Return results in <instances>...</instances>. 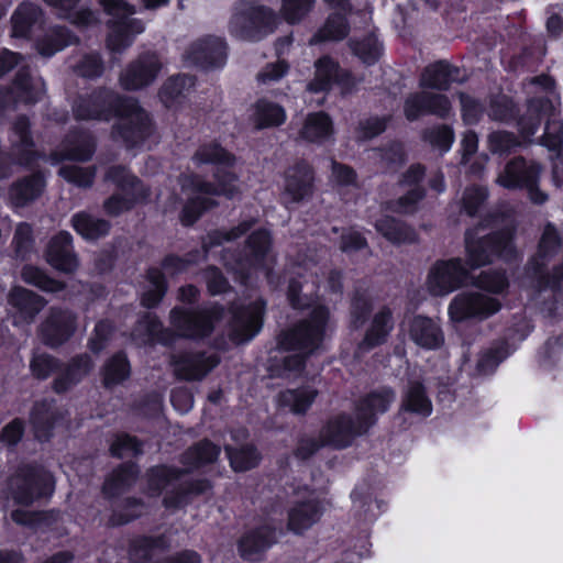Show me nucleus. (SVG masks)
<instances>
[{
	"label": "nucleus",
	"mask_w": 563,
	"mask_h": 563,
	"mask_svg": "<svg viewBox=\"0 0 563 563\" xmlns=\"http://www.w3.org/2000/svg\"><path fill=\"white\" fill-rule=\"evenodd\" d=\"M92 367L88 355L75 357L66 372L54 382V389L57 393L66 391L71 385L78 383Z\"/></svg>",
	"instance_id": "nucleus-42"
},
{
	"label": "nucleus",
	"mask_w": 563,
	"mask_h": 563,
	"mask_svg": "<svg viewBox=\"0 0 563 563\" xmlns=\"http://www.w3.org/2000/svg\"><path fill=\"white\" fill-rule=\"evenodd\" d=\"M317 391L311 387L288 389L280 393L278 401L282 406L288 407L294 413H303L314 401Z\"/></svg>",
	"instance_id": "nucleus-44"
},
{
	"label": "nucleus",
	"mask_w": 563,
	"mask_h": 563,
	"mask_svg": "<svg viewBox=\"0 0 563 563\" xmlns=\"http://www.w3.org/2000/svg\"><path fill=\"white\" fill-rule=\"evenodd\" d=\"M352 500L355 511L363 521H373L377 517L375 509H379V504L374 500L372 495L361 487H356L352 492Z\"/></svg>",
	"instance_id": "nucleus-51"
},
{
	"label": "nucleus",
	"mask_w": 563,
	"mask_h": 563,
	"mask_svg": "<svg viewBox=\"0 0 563 563\" xmlns=\"http://www.w3.org/2000/svg\"><path fill=\"white\" fill-rule=\"evenodd\" d=\"M46 260L60 272L71 273L77 268L78 262L71 252V235L68 232H60L51 240Z\"/></svg>",
	"instance_id": "nucleus-29"
},
{
	"label": "nucleus",
	"mask_w": 563,
	"mask_h": 563,
	"mask_svg": "<svg viewBox=\"0 0 563 563\" xmlns=\"http://www.w3.org/2000/svg\"><path fill=\"white\" fill-rule=\"evenodd\" d=\"M539 174V165L528 164L522 158H516L506 165L505 170L498 176L497 183L508 189L525 187L533 202L542 203L547 200V196L536 187Z\"/></svg>",
	"instance_id": "nucleus-16"
},
{
	"label": "nucleus",
	"mask_w": 563,
	"mask_h": 563,
	"mask_svg": "<svg viewBox=\"0 0 563 563\" xmlns=\"http://www.w3.org/2000/svg\"><path fill=\"white\" fill-rule=\"evenodd\" d=\"M30 420L35 437L40 441L47 440L56 421V412L53 404L46 401L35 404Z\"/></svg>",
	"instance_id": "nucleus-40"
},
{
	"label": "nucleus",
	"mask_w": 563,
	"mask_h": 563,
	"mask_svg": "<svg viewBox=\"0 0 563 563\" xmlns=\"http://www.w3.org/2000/svg\"><path fill=\"white\" fill-rule=\"evenodd\" d=\"M487 191L483 187L466 188L462 197V208L468 216H474L486 200Z\"/></svg>",
	"instance_id": "nucleus-64"
},
{
	"label": "nucleus",
	"mask_w": 563,
	"mask_h": 563,
	"mask_svg": "<svg viewBox=\"0 0 563 563\" xmlns=\"http://www.w3.org/2000/svg\"><path fill=\"white\" fill-rule=\"evenodd\" d=\"M450 109L451 106L446 97L427 91L410 96L405 103V114L409 120H415L422 113H432L443 118L449 114Z\"/></svg>",
	"instance_id": "nucleus-27"
},
{
	"label": "nucleus",
	"mask_w": 563,
	"mask_h": 563,
	"mask_svg": "<svg viewBox=\"0 0 563 563\" xmlns=\"http://www.w3.org/2000/svg\"><path fill=\"white\" fill-rule=\"evenodd\" d=\"M130 374V366L124 355L113 356L106 365L103 373V383L106 386L119 384Z\"/></svg>",
	"instance_id": "nucleus-58"
},
{
	"label": "nucleus",
	"mask_w": 563,
	"mask_h": 563,
	"mask_svg": "<svg viewBox=\"0 0 563 563\" xmlns=\"http://www.w3.org/2000/svg\"><path fill=\"white\" fill-rule=\"evenodd\" d=\"M147 279L150 288L142 296V303L145 307H154L163 298L166 286L164 282V275L157 268H152L147 273Z\"/></svg>",
	"instance_id": "nucleus-54"
},
{
	"label": "nucleus",
	"mask_w": 563,
	"mask_h": 563,
	"mask_svg": "<svg viewBox=\"0 0 563 563\" xmlns=\"http://www.w3.org/2000/svg\"><path fill=\"white\" fill-rule=\"evenodd\" d=\"M225 266L233 271L242 283L247 278L263 274L268 277L275 257L271 252V236L265 230L253 232L249 239L241 258L231 262L228 255L223 256Z\"/></svg>",
	"instance_id": "nucleus-7"
},
{
	"label": "nucleus",
	"mask_w": 563,
	"mask_h": 563,
	"mask_svg": "<svg viewBox=\"0 0 563 563\" xmlns=\"http://www.w3.org/2000/svg\"><path fill=\"white\" fill-rule=\"evenodd\" d=\"M542 119L547 120L542 144L549 151L559 153L563 142V123L558 118L555 106L549 98H539L529 102L527 114L519 121L520 133L525 139L534 135Z\"/></svg>",
	"instance_id": "nucleus-6"
},
{
	"label": "nucleus",
	"mask_w": 563,
	"mask_h": 563,
	"mask_svg": "<svg viewBox=\"0 0 563 563\" xmlns=\"http://www.w3.org/2000/svg\"><path fill=\"white\" fill-rule=\"evenodd\" d=\"M167 335V332L163 331L157 319L151 313H147L140 321L136 331L133 333V339L140 344H153L155 342L168 344L170 340Z\"/></svg>",
	"instance_id": "nucleus-43"
},
{
	"label": "nucleus",
	"mask_w": 563,
	"mask_h": 563,
	"mask_svg": "<svg viewBox=\"0 0 563 563\" xmlns=\"http://www.w3.org/2000/svg\"><path fill=\"white\" fill-rule=\"evenodd\" d=\"M376 230L394 244L411 243L416 240L415 231L394 218L384 217L376 221Z\"/></svg>",
	"instance_id": "nucleus-41"
},
{
	"label": "nucleus",
	"mask_w": 563,
	"mask_h": 563,
	"mask_svg": "<svg viewBox=\"0 0 563 563\" xmlns=\"http://www.w3.org/2000/svg\"><path fill=\"white\" fill-rule=\"evenodd\" d=\"M76 330V316L69 310L52 308L38 327V336L52 347L66 342Z\"/></svg>",
	"instance_id": "nucleus-21"
},
{
	"label": "nucleus",
	"mask_w": 563,
	"mask_h": 563,
	"mask_svg": "<svg viewBox=\"0 0 563 563\" xmlns=\"http://www.w3.org/2000/svg\"><path fill=\"white\" fill-rule=\"evenodd\" d=\"M393 328L394 320L391 311L388 308L380 309L374 314L365 338L358 349L361 351H367L378 344H382L386 341Z\"/></svg>",
	"instance_id": "nucleus-31"
},
{
	"label": "nucleus",
	"mask_w": 563,
	"mask_h": 563,
	"mask_svg": "<svg viewBox=\"0 0 563 563\" xmlns=\"http://www.w3.org/2000/svg\"><path fill=\"white\" fill-rule=\"evenodd\" d=\"M222 316L217 306L197 311L175 308L170 312V322L177 334L183 338H203L209 335Z\"/></svg>",
	"instance_id": "nucleus-15"
},
{
	"label": "nucleus",
	"mask_w": 563,
	"mask_h": 563,
	"mask_svg": "<svg viewBox=\"0 0 563 563\" xmlns=\"http://www.w3.org/2000/svg\"><path fill=\"white\" fill-rule=\"evenodd\" d=\"M41 9L31 2L21 3L14 11L12 22V35L14 37H26L32 27L41 22Z\"/></svg>",
	"instance_id": "nucleus-37"
},
{
	"label": "nucleus",
	"mask_w": 563,
	"mask_h": 563,
	"mask_svg": "<svg viewBox=\"0 0 563 563\" xmlns=\"http://www.w3.org/2000/svg\"><path fill=\"white\" fill-rule=\"evenodd\" d=\"M314 77L308 85L313 92L328 91L334 84L342 86L344 90L353 87L351 75L342 70L339 64L329 56H323L314 63Z\"/></svg>",
	"instance_id": "nucleus-24"
},
{
	"label": "nucleus",
	"mask_w": 563,
	"mask_h": 563,
	"mask_svg": "<svg viewBox=\"0 0 563 563\" xmlns=\"http://www.w3.org/2000/svg\"><path fill=\"white\" fill-rule=\"evenodd\" d=\"M251 120L258 129L277 126L285 122L286 112L279 104L261 99L253 107Z\"/></svg>",
	"instance_id": "nucleus-36"
},
{
	"label": "nucleus",
	"mask_w": 563,
	"mask_h": 563,
	"mask_svg": "<svg viewBox=\"0 0 563 563\" xmlns=\"http://www.w3.org/2000/svg\"><path fill=\"white\" fill-rule=\"evenodd\" d=\"M107 177L121 190V194L113 195L104 202V209L109 214L117 216L148 197L147 188L122 167H112Z\"/></svg>",
	"instance_id": "nucleus-14"
},
{
	"label": "nucleus",
	"mask_w": 563,
	"mask_h": 563,
	"mask_svg": "<svg viewBox=\"0 0 563 563\" xmlns=\"http://www.w3.org/2000/svg\"><path fill=\"white\" fill-rule=\"evenodd\" d=\"M265 303L255 300L247 307L234 309L230 321V336L236 343H244L252 340L262 328V317Z\"/></svg>",
	"instance_id": "nucleus-22"
},
{
	"label": "nucleus",
	"mask_w": 563,
	"mask_h": 563,
	"mask_svg": "<svg viewBox=\"0 0 563 563\" xmlns=\"http://www.w3.org/2000/svg\"><path fill=\"white\" fill-rule=\"evenodd\" d=\"M393 389L383 387L369 393L356 408L355 421L345 415L336 416L320 430L318 439H303L297 455L307 459L321 446L342 449L350 445L353 439L366 432L376 421L377 415L384 413L395 401Z\"/></svg>",
	"instance_id": "nucleus-4"
},
{
	"label": "nucleus",
	"mask_w": 563,
	"mask_h": 563,
	"mask_svg": "<svg viewBox=\"0 0 563 563\" xmlns=\"http://www.w3.org/2000/svg\"><path fill=\"white\" fill-rule=\"evenodd\" d=\"M48 5L55 8L59 16L69 20L78 26H89L99 22L97 15L88 9H79L76 7L79 0H43Z\"/></svg>",
	"instance_id": "nucleus-39"
},
{
	"label": "nucleus",
	"mask_w": 563,
	"mask_h": 563,
	"mask_svg": "<svg viewBox=\"0 0 563 563\" xmlns=\"http://www.w3.org/2000/svg\"><path fill=\"white\" fill-rule=\"evenodd\" d=\"M44 188V179L40 174H35L30 178L18 183L11 189V199L16 206H23L35 199Z\"/></svg>",
	"instance_id": "nucleus-46"
},
{
	"label": "nucleus",
	"mask_w": 563,
	"mask_h": 563,
	"mask_svg": "<svg viewBox=\"0 0 563 563\" xmlns=\"http://www.w3.org/2000/svg\"><path fill=\"white\" fill-rule=\"evenodd\" d=\"M137 470L134 465H124L117 470L104 483L103 489L109 495H114L134 483Z\"/></svg>",
	"instance_id": "nucleus-53"
},
{
	"label": "nucleus",
	"mask_w": 563,
	"mask_h": 563,
	"mask_svg": "<svg viewBox=\"0 0 563 563\" xmlns=\"http://www.w3.org/2000/svg\"><path fill=\"white\" fill-rule=\"evenodd\" d=\"M73 42L74 37L69 34L68 30L64 27H55L49 30V32L37 43V51L42 56L51 57Z\"/></svg>",
	"instance_id": "nucleus-47"
},
{
	"label": "nucleus",
	"mask_w": 563,
	"mask_h": 563,
	"mask_svg": "<svg viewBox=\"0 0 563 563\" xmlns=\"http://www.w3.org/2000/svg\"><path fill=\"white\" fill-rule=\"evenodd\" d=\"M95 152V144L92 139L87 134H78L67 139L64 144V150L60 153L53 155L55 163L69 159V161H88Z\"/></svg>",
	"instance_id": "nucleus-35"
},
{
	"label": "nucleus",
	"mask_w": 563,
	"mask_h": 563,
	"mask_svg": "<svg viewBox=\"0 0 563 563\" xmlns=\"http://www.w3.org/2000/svg\"><path fill=\"white\" fill-rule=\"evenodd\" d=\"M314 0H283L280 14L290 24L302 21L310 12Z\"/></svg>",
	"instance_id": "nucleus-56"
},
{
	"label": "nucleus",
	"mask_w": 563,
	"mask_h": 563,
	"mask_svg": "<svg viewBox=\"0 0 563 563\" xmlns=\"http://www.w3.org/2000/svg\"><path fill=\"white\" fill-rule=\"evenodd\" d=\"M234 471H247L257 465L260 455L253 446H244L233 451L230 446L225 448Z\"/></svg>",
	"instance_id": "nucleus-57"
},
{
	"label": "nucleus",
	"mask_w": 563,
	"mask_h": 563,
	"mask_svg": "<svg viewBox=\"0 0 563 563\" xmlns=\"http://www.w3.org/2000/svg\"><path fill=\"white\" fill-rule=\"evenodd\" d=\"M274 12L254 0L240 1L232 14L229 31L232 36L245 41H258L272 32Z\"/></svg>",
	"instance_id": "nucleus-8"
},
{
	"label": "nucleus",
	"mask_w": 563,
	"mask_h": 563,
	"mask_svg": "<svg viewBox=\"0 0 563 563\" xmlns=\"http://www.w3.org/2000/svg\"><path fill=\"white\" fill-rule=\"evenodd\" d=\"M103 11L111 16L107 46L110 51L121 53L132 45L136 35L145 31L141 19L131 18L136 9L124 0H97Z\"/></svg>",
	"instance_id": "nucleus-5"
},
{
	"label": "nucleus",
	"mask_w": 563,
	"mask_h": 563,
	"mask_svg": "<svg viewBox=\"0 0 563 563\" xmlns=\"http://www.w3.org/2000/svg\"><path fill=\"white\" fill-rule=\"evenodd\" d=\"M460 70L445 62H438L428 66L421 76V86L444 90L451 82L459 81Z\"/></svg>",
	"instance_id": "nucleus-32"
},
{
	"label": "nucleus",
	"mask_w": 563,
	"mask_h": 563,
	"mask_svg": "<svg viewBox=\"0 0 563 563\" xmlns=\"http://www.w3.org/2000/svg\"><path fill=\"white\" fill-rule=\"evenodd\" d=\"M77 119L104 120L117 118L114 137L126 145L135 146L145 142L152 134V124L146 112L134 99H121L112 90H100L74 107Z\"/></svg>",
	"instance_id": "nucleus-3"
},
{
	"label": "nucleus",
	"mask_w": 563,
	"mask_h": 563,
	"mask_svg": "<svg viewBox=\"0 0 563 563\" xmlns=\"http://www.w3.org/2000/svg\"><path fill=\"white\" fill-rule=\"evenodd\" d=\"M274 541L275 531L269 527H263L241 539L239 544L241 555L246 560L255 561Z\"/></svg>",
	"instance_id": "nucleus-34"
},
{
	"label": "nucleus",
	"mask_w": 563,
	"mask_h": 563,
	"mask_svg": "<svg viewBox=\"0 0 563 563\" xmlns=\"http://www.w3.org/2000/svg\"><path fill=\"white\" fill-rule=\"evenodd\" d=\"M9 303L16 309L13 322L18 325L21 323L30 324L46 302L42 297L30 290L15 287L9 294Z\"/></svg>",
	"instance_id": "nucleus-28"
},
{
	"label": "nucleus",
	"mask_w": 563,
	"mask_h": 563,
	"mask_svg": "<svg viewBox=\"0 0 563 563\" xmlns=\"http://www.w3.org/2000/svg\"><path fill=\"white\" fill-rule=\"evenodd\" d=\"M54 479L49 472L41 467L22 468L10 479V494L20 505H31L53 493Z\"/></svg>",
	"instance_id": "nucleus-11"
},
{
	"label": "nucleus",
	"mask_w": 563,
	"mask_h": 563,
	"mask_svg": "<svg viewBox=\"0 0 563 563\" xmlns=\"http://www.w3.org/2000/svg\"><path fill=\"white\" fill-rule=\"evenodd\" d=\"M59 175L68 183L79 187H88L92 184L95 170L75 165H65L59 169Z\"/></svg>",
	"instance_id": "nucleus-63"
},
{
	"label": "nucleus",
	"mask_w": 563,
	"mask_h": 563,
	"mask_svg": "<svg viewBox=\"0 0 563 563\" xmlns=\"http://www.w3.org/2000/svg\"><path fill=\"white\" fill-rule=\"evenodd\" d=\"M559 246V239L555 229L549 224L545 227L540 244L538 256L532 261L533 275L538 276V288L539 291L550 290L555 295L560 288L561 283L563 280V266L554 269L552 276H544L542 274V266L544 265V260L551 256Z\"/></svg>",
	"instance_id": "nucleus-18"
},
{
	"label": "nucleus",
	"mask_w": 563,
	"mask_h": 563,
	"mask_svg": "<svg viewBox=\"0 0 563 563\" xmlns=\"http://www.w3.org/2000/svg\"><path fill=\"white\" fill-rule=\"evenodd\" d=\"M163 63L157 54L145 53L129 64L120 75V85L126 90H139L153 84Z\"/></svg>",
	"instance_id": "nucleus-19"
},
{
	"label": "nucleus",
	"mask_w": 563,
	"mask_h": 563,
	"mask_svg": "<svg viewBox=\"0 0 563 563\" xmlns=\"http://www.w3.org/2000/svg\"><path fill=\"white\" fill-rule=\"evenodd\" d=\"M194 163L218 165L216 172L217 186L202 181L198 176L183 175L180 177L181 191L187 202L184 206L180 220L185 225L192 224L201 213L213 205L212 196L223 195L228 198L234 197L240 191L239 181L235 175L224 170V167L232 166L234 157L218 144L201 146L192 158Z\"/></svg>",
	"instance_id": "nucleus-2"
},
{
	"label": "nucleus",
	"mask_w": 563,
	"mask_h": 563,
	"mask_svg": "<svg viewBox=\"0 0 563 563\" xmlns=\"http://www.w3.org/2000/svg\"><path fill=\"white\" fill-rule=\"evenodd\" d=\"M313 170L305 162L290 166L284 176L280 199L287 208L297 205L313 194Z\"/></svg>",
	"instance_id": "nucleus-17"
},
{
	"label": "nucleus",
	"mask_w": 563,
	"mask_h": 563,
	"mask_svg": "<svg viewBox=\"0 0 563 563\" xmlns=\"http://www.w3.org/2000/svg\"><path fill=\"white\" fill-rule=\"evenodd\" d=\"M165 545V542L163 539H151V538H144L141 540L135 541L130 551L131 559L134 561V563H141V561H146L151 558H153L154 553L163 549Z\"/></svg>",
	"instance_id": "nucleus-61"
},
{
	"label": "nucleus",
	"mask_w": 563,
	"mask_h": 563,
	"mask_svg": "<svg viewBox=\"0 0 563 563\" xmlns=\"http://www.w3.org/2000/svg\"><path fill=\"white\" fill-rule=\"evenodd\" d=\"M324 507L320 499L310 493L306 500L295 503L288 512V529L297 534L305 532L322 517Z\"/></svg>",
	"instance_id": "nucleus-25"
},
{
	"label": "nucleus",
	"mask_w": 563,
	"mask_h": 563,
	"mask_svg": "<svg viewBox=\"0 0 563 563\" xmlns=\"http://www.w3.org/2000/svg\"><path fill=\"white\" fill-rule=\"evenodd\" d=\"M333 134L331 119L323 112L309 114L300 131L303 140L311 143H322Z\"/></svg>",
	"instance_id": "nucleus-38"
},
{
	"label": "nucleus",
	"mask_w": 563,
	"mask_h": 563,
	"mask_svg": "<svg viewBox=\"0 0 563 563\" xmlns=\"http://www.w3.org/2000/svg\"><path fill=\"white\" fill-rule=\"evenodd\" d=\"M73 227L86 240H96L109 232V223L87 213H78L73 218Z\"/></svg>",
	"instance_id": "nucleus-45"
},
{
	"label": "nucleus",
	"mask_w": 563,
	"mask_h": 563,
	"mask_svg": "<svg viewBox=\"0 0 563 563\" xmlns=\"http://www.w3.org/2000/svg\"><path fill=\"white\" fill-rule=\"evenodd\" d=\"M188 65L203 69L222 67L227 60L225 42L217 36H206L191 43L184 54Z\"/></svg>",
	"instance_id": "nucleus-20"
},
{
	"label": "nucleus",
	"mask_w": 563,
	"mask_h": 563,
	"mask_svg": "<svg viewBox=\"0 0 563 563\" xmlns=\"http://www.w3.org/2000/svg\"><path fill=\"white\" fill-rule=\"evenodd\" d=\"M347 34V24L341 13H334L327 20L324 26L316 34L310 43L324 40H341Z\"/></svg>",
	"instance_id": "nucleus-52"
},
{
	"label": "nucleus",
	"mask_w": 563,
	"mask_h": 563,
	"mask_svg": "<svg viewBox=\"0 0 563 563\" xmlns=\"http://www.w3.org/2000/svg\"><path fill=\"white\" fill-rule=\"evenodd\" d=\"M473 284L494 294H500L508 287L507 277L499 272H483Z\"/></svg>",
	"instance_id": "nucleus-62"
},
{
	"label": "nucleus",
	"mask_w": 563,
	"mask_h": 563,
	"mask_svg": "<svg viewBox=\"0 0 563 563\" xmlns=\"http://www.w3.org/2000/svg\"><path fill=\"white\" fill-rule=\"evenodd\" d=\"M44 92V82L41 79H31L27 70L20 69L13 88L10 92L3 95L0 91V102L8 103L11 99L23 102H35Z\"/></svg>",
	"instance_id": "nucleus-30"
},
{
	"label": "nucleus",
	"mask_w": 563,
	"mask_h": 563,
	"mask_svg": "<svg viewBox=\"0 0 563 563\" xmlns=\"http://www.w3.org/2000/svg\"><path fill=\"white\" fill-rule=\"evenodd\" d=\"M219 363L214 354H184L174 360L175 374L185 380L203 378Z\"/></svg>",
	"instance_id": "nucleus-26"
},
{
	"label": "nucleus",
	"mask_w": 563,
	"mask_h": 563,
	"mask_svg": "<svg viewBox=\"0 0 563 563\" xmlns=\"http://www.w3.org/2000/svg\"><path fill=\"white\" fill-rule=\"evenodd\" d=\"M179 473L176 470L165 466L153 467L148 473L147 484L151 495H158L162 489L168 488V494L164 497L166 508H178L186 505L194 494L205 493L209 488L207 482L196 483H174Z\"/></svg>",
	"instance_id": "nucleus-9"
},
{
	"label": "nucleus",
	"mask_w": 563,
	"mask_h": 563,
	"mask_svg": "<svg viewBox=\"0 0 563 563\" xmlns=\"http://www.w3.org/2000/svg\"><path fill=\"white\" fill-rule=\"evenodd\" d=\"M254 224V220H244L238 227L232 228L229 231H214L208 235V241L205 242L203 247L208 252L212 246L220 245L223 242H230L242 234L247 232Z\"/></svg>",
	"instance_id": "nucleus-59"
},
{
	"label": "nucleus",
	"mask_w": 563,
	"mask_h": 563,
	"mask_svg": "<svg viewBox=\"0 0 563 563\" xmlns=\"http://www.w3.org/2000/svg\"><path fill=\"white\" fill-rule=\"evenodd\" d=\"M409 339L424 350H437L444 343V334L440 324L424 316H413L404 322Z\"/></svg>",
	"instance_id": "nucleus-23"
},
{
	"label": "nucleus",
	"mask_w": 563,
	"mask_h": 563,
	"mask_svg": "<svg viewBox=\"0 0 563 563\" xmlns=\"http://www.w3.org/2000/svg\"><path fill=\"white\" fill-rule=\"evenodd\" d=\"M192 86V78L185 75L173 76L162 87L159 98L166 107H173Z\"/></svg>",
	"instance_id": "nucleus-48"
},
{
	"label": "nucleus",
	"mask_w": 563,
	"mask_h": 563,
	"mask_svg": "<svg viewBox=\"0 0 563 563\" xmlns=\"http://www.w3.org/2000/svg\"><path fill=\"white\" fill-rule=\"evenodd\" d=\"M401 410L422 418L432 413V402L420 383L413 382L408 385L402 395Z\"/></svg>",
	"instance_id": "nucleus-33"
},
{
	"label": "nucleus",
	"mask_w": 563,
	"mask_h": 563,
	"mask_svg": "<svg viewBox=\"0 0 563 563\" xmlns=\"http://www.w3.org/2000/svg\"><path fill=\"white\" fill-rule=\"evenodd\" d=\"M500 302L479 291H462L449 303L448 314L452 322H463L470 319L483 320L498 312Z\"/></svg>",
	"instance_id": "nucleus-12"
},
{
	"label": "nucleus",
	"mask_w": 563,
	"mask_h": 563,
	"mask_svg": "<svg viewBox=\"0 0 563 563\" xmlns=\"http://www.w3.org/2000/svg\"><path fill=\"white\" fill-rule=\"evenodd\" d=\"M351 49L363 63L374 64L382 55L383 47L375 35L351 43Z\"/></svg>",
	"instance_id": "nucleus-49"
},
{
	"label": "nucleus",
	"mask_w": 563,
	"mask_h": 563,
	"mask_svg": "<svg viewBox=\"0 0 563 563\" xmlns=\"http://www.w3.org/2000/svg\"><path fill=\"white\" fill-rule=\"evenodd\" d=\"M220 449L209 441H201L185 453V461L190 467L214 461Z\"/></svg>",
	"instance_id": "nucleus-50"
},
{
	"label": "nucleus",
	"mask_w": 563,
	"mask_h": 563,
	"mask_svg": "<svg viewBox=\"0 0 563 563\" xmlns=\"http://www.w3.org/2000/svg\"><path fill=\"white\" fill-rule=\"evenodd\" d=\"M318 272L319 267L314 262H305L295 272L297 276L305 278L303 283L296 279L289 283L288 299L291 306L297 309L311 308V313L309 319L278 336L277 346L269 357L268 369L272 376L289 377L292 373H299L305 357L318 350L322 343L328 311L312 300Z\"/></svg>",
	"instance_id": "nucleus-1"
},
{
	"label": "nucleus",
	"mask_w": 563,
	"mask_h": 563,
	"mask_svg": "<svg viewBox=\"0 0 563 563\" xmlns=\"http://www.w3.org/2000/svg\"><path fill=\"white\" fill-rule=\"evenodd\" d=\"M468 278V268L461 258L443 260L431 266L426 286L432 296L443 297L464 286Z\"/></svg>",
	"instance_id": "nucleus-13"
},
{
	"label": "nucleus",
	"mask_w": 563,
	"mask_h": 563,
	"mask_svg": "<svg viewBox=\"0 0 563 563\" xmlns=\"http://www.w3.org/2000/svg\"><path fill=\"white\" fill-rule=\"evenodd\" d=\"M22 278L25 283L47 292H57L64 287L62 283L49 278L43 271L33 266H25L23 268Z\"/></svg>",
	"instance_id": "nucleus-55"
},
{
	"label": "nucleus",
	"mask_w": 563,
	"mask_h": 563,
	"mask_svg": "<svg viewBox=\"0 0 563 563\" xmlns=\"http://www.w3.org/2000/svg\"><path fill=\"white\" fill-rule=\"evenodd\" d=\"M466 261L470 268L475 269L490 263L494 256L509 260L515 249L511 242V230L504 229L487 238L478 236L475 240L472 231L466 232Z\"/></svg>",
	"instance_id": "nucleus-10"
},
{
	"label": "nucleus",
	"mask_w": 563,
	"mask_h": 563,
	"mask_svg": "<svg viewBox=\"0 0 563 563\" xmlns=\"http://www.w3.org/2000/svg\"><path fill=\"white\" fill-rule=\"evenodd\" d=\"M510 353L511 351L506 344L489 349L481 355L477 362L478 373L483 375L492 373Z\"/></svg>",
	"instance_id": "nucleus-60"
}]
</instances>
